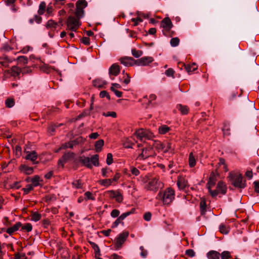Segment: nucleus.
Segmentation results:
<instances>
[{
    "label": "nucleus",
    "mask_w": 259,
    "mask_h": 259,
    "mask_svg": "<svg viewBox=\"0 0 259 259\" xmlns=\"http://www.w3.org/2000/svg\"><path fill=\"white\" fill-rule=\"evenodd\" d=\"M119 72L120 67L116 63L112 64L109 69V73L110 76L113 75L114 76H116L118 75Z\"/></svg>",
    "instance_id": "nucleus-17"
},
{
    "label": "nucleus",
    "mask_w": 259,
    "mask_h": 259,
    "mask_svg": "<svg viewBox=\"0 0 259 259\" xmlns=\"http://www.w3.org/2000/svg\"><path fill=\"white\" fill-rule=\"evenodd\" d=\"M58 26V24L57 22H55L53 20H49L47 24H46V27L47 29H56L57 26Z\"/></svg>",
    "instance_id": "nucleus-27"
},
{
    "label": "nucleus",
    "mask_w": 259,
    "mask_h": 259,
    "mask_svg": "<svg viewBox=\"0 0 259 259\" xmlns=\"http://www.w3.org/2000/svg\"><path fill=\"white\" fill-rule=\"evenodd\" d=\"M113 162V156L111 153H108L107 155L106 163L108 165H110Z\"/></svg>",
    "instance_id": "nucleus-55"
},
{
    "label": "nucleus",
    "mask_w": 259,
    "mask_h": 259,
    "mask_svg": "<svg viewBox=\"0 0 259 259\" xmlns=\"http://www.w3.org/2000/svg\"><path fill=\"white\" fill-rule=\"evenodd\" d=\"M161 27L166 31H169L172 27V24L169 18H165L161 22Z\"/></svg>",
    "instance_id": "nucleus-14"
},
{
    "label": "nucleus",
    "mask_w": 259,
    "mask_h": 259,
    "mask_svg": "<svg viewBox=\"0 0 259 259\" xmlns=\"http://www.w3.org/2000/svg\"><path fill=\"white\" fill-rule=\"evenodd\" d=\"M154 154L153 148L149 146L142 149L141 153L139 154L137 158L139 160H145L150 157L153 156Z\"/></svg>",
    "instance_id": "nucleus-8"
},
{
    "label": "nucleus",
    "mask_w": 259,
    "mask_h": 259,
    "mask_svg": "<svg viewBox=\"0 0 259 259\" xmlns=\"http://www.w3.org/2000/svg\"><path fill=\"white\" fill-rule=\"evenodd\" d=\"M41 218V215L37 212H34L32 214L31 219L32 221L37 222Z\"/></svg>",
    "instance_id": "nucleus-45"
},
{
    "label": "nucleus",
    "mask_w": 259,
    "mask_h": 259,
    "mask_svg": "<svg viewBox=\"0 0 259 259\" xmlns=\"http://www.w3.org/2000/svg\"><path fill=\"white\" fill-rule=\"evenodd\" d=\"M151 213L150 212H147L144 215V219L146 221H150L151 219Z\"/></svg>",
    "instance_id": "nucleus-62"
},
{
    "label": "nucleus",
    "mask_w": 259,
    "mask_h": 259,
    "mask_svg": "<svg viewBox=\"0 0 259 259\" xmlns=\"http://www.w3.org/2000/svg\"><path fill=\"white\" fill-rule=\"evenodd\" d=\"M128 235V232L123 231L117 236L114 240V246L115 249H119L122 247Z\"/></svg>",
    "instance_id": "nucleus-5"
},
{
    "label": "nucleus",
    "mask_w": 259,
    "mask_h": 259,
    "mask_svg": "<svg viewBox=\"0 0 259 259\" xmlns=\"http://www.w3.org/2000/svg\"><path fill=\"white\" fill-rule=\"evenodd\" d=\"M228 178L231 184L236 188L243 189L246 186V181L243 180V177L241 174L230 172Z\"/></svg>",
    "instance_id": "nucleus-2"
},
{
    "label": "nucleus",
    "mask_w": 259,
    "mask_h": 259,
    "mask_svg": "<svg viewBox=\"0 0 259 259\" xmlns=\"http://www.w3.org/2000/svg\"><path fill=\"white\" fill-rule=\"evenodd\" d=\"M104 144V142L103 140H99L97 141L95 144L96 151L97 152H100Z\"/></svg>",
    "instance_id": "nucleus-28"
},
{
    "label": "nucleus",
    "mask_w": 259,
    "mask_h": 259,
    "mask_svg": "<svg viewBox=\"0 0 259 259\" xmlns=\"http://www.w3.org/2000/svg\"><path fill=\"white\" fill-rule=\"evenodd\" d=\"M20 169L22 172L26 175H31L33 172V169L32 167L28 166L25 164L21 165Z\"/></svg>",
    "instance_id": "nucleus-22"
},
{
    "label": "nucleus",
    "mask_w": 259,
    "mask_h": 259,
    "mask_svg": "<svg viewBox=\"0 0 259 259\" xmlns=\"http://www.w3.org/2000/svg\"><path fill=\"white\" fill-rule=\"evenodd\" d=\"M72 153H68L63 155L58 160V165H61V166L63 167L64 164L72 156Z\"/></svg>",
    "instance_id": "nucleus-18"
},
{
    "label": "nucleus",
    "mask_w": 259,
    "mask_h": 259,
    "mask_svg": "<svg viewBox=\"0 0 259 259\" xmlns=\"http://www.w3.org/2000/svg\"><path fill=\"white\" fill-rule=\"evenodd\" d=\"M109 196L111 198H114L118 202H121L123 200V196L120 192L118 190H110L107 192Z\"/></svg>",
    "instance_id": "nucleus-12"
},
{
    "label": "nucleus",
    "mask_w": 259,
    "mask_h": 259,
    "mask_svg": "<svg viewBox=\"0 0 259 259\" xmlns=\"http://www.w3.org/2000/svg\"><path fill=\"white\" fill-rule=\"evenodd\" d=\"M37 24H40L42 21V18L38 15H35L32 18L29 19V23L30 24H33L34 22Z\"/></svg>",
    "instance_id": "nucleus-31"
},
{
    "label": "nucleus",
    "mask_w": 259,
    "mask_h": 259,
    "mask_svg": "<svg viewBox=\"0 0 259 259\" xmlns=\"http://www.w3.org/2000/svg\"><path fill=\"white\" fill-rule=\"evenodd\" d=\"M197 68L198 66L195 63L185 66V69L188 72H192L197 69Z\"/></svg>",
    "instance_id": "nucleus-32"
},
{
    "label": "nucleus",
    "mask_w": 259,
    "mask_h": 259,
    "mask_svg": "<svg viewBox=\"0 0 259 259\" xmlns=\"http://www.w3.org/2000/svg\"><path fill=\"white\" fill-rule=\"evenodd\" d=\"M189 164L191 167H194L196 164L195 158L192 152L189 154Z\"/></svg>",
    "instance_id": "nucleus-38"
},
{
    "label": "nucleus",
    "mask_w": 259,
    "mask_h": 259,
    "mask_svg": "<svg viewBox=\"0 0 259 259\" xmlns=\"http://www.w3.org/2000/svg\"><path fill=\"white\" fill-rule=\"evenodd\" d=\"M177 184L180 190H183L188 186L187 180L182 176L178 177Z\"/></svg>",
    "instance_id": "nucleus-15"
},
{
    "label": "nucleus",
    "mask_w": 259,
    "mask_h": 259,
    "mask_svg": "<svg viewBox=\"0 0 259 259\" xmlns=\"http://www.w3.org/2000/svg\"><path fill=\"white\" fill-rule=\"evenodd\" d=\"M72 185L76 188H80L82 187L81 182L80 180L74 181Z\"/></svg>",
    "instance_id": "nucleus-53"
},
{
    "label": "nucleus",
    "mask_w": 259,
    "mask_h": 259,
    "mask_svg": "<svg viewBox=\"0 0 259 259\" xmlns=\"http://www.w3.org/2000/svg\"><path fill=\"white\" fill-rule=\"evenodd\" d=\"M18 64L20 65L27 64L28 63V59L25 56H19L17 58Z\"/></svg>",
    "instance_id": "nucleus-33"
},
{
    "label": "nucleus",
    "mask_w": 259,
    "mask_h": 259,
    "mask_svg": "<svg viewBox=\"0 0 259 259\" xmlns=\"http://www.w3.org/2000/svg\"><path fill=\"white\" fill-rule=\"evenodd\" d=\"M79 161L86 167L92 168V165L96 166L99 164V155L97 154L93 155L91 158L88 157H80Z\"/></svg>",
    "instance_id": "nucleus-4"
},
{
    "label": "nucleus",
    "mask_w": 259,
    "mask_h": 259,
    "mask_svg": "<svg viewBox=\"0 0 259 259\" xmlns=\"http://www.w3.org/2000/svg\"><path fill=\"white\" fill-rule=\"evenodd\" d=\"M33 189V187L31 185H27L26 186L25 188H22V190L24 191V194H27L30 191L32 190Z\"/></svg>",
    "instance_id": "nucleus-48"
},
{
    "label": "nucleus",
    "mask_w": 259,
    "mask_h": 259,
    "mask_svg": "<svg viewBox=\"0 0 259 259\" xmlns=\"http://www.w3.org/2000/svg\"><path fill=\"white\" fill-rule=\"evenodd\" d=\"M6 106L8 108H12L15 105V100L13 98H9L5 101Z\"/></svg>",
    "instance_id": "nucleus-37"
},
{
    "label": "nucleus",
    "mask_w": 259,
    "mask_h": 259,
    "mask_svg": "<svg viewBox=\"0 0 259 259\" xmlns=\"http://www.w3.org/2000/svg\"><path fill=\"white\" fill-rule=\"evenodd\" d=\"M12 71L13 72V75H18L20 74V73H22V69L19 67L15 66L12 67Z\"/></svg>",
    "instance_id": "nucleus-43"
},
{
    "label": "nucleus",
    "mask_w": 259,
    "mask_h": 259,
    "mask_svg": "<svg viewBox=\"0 0 259 259\" xmlns=\"http://www.w3.org/2000/svg\"><path fill=\"white\" fill-rule=\"evenodd\" d=\"M222 259H229L231 257V253L228 251H224L220 253Z\"/></svg>",
    "instance_id": "nucleus-41"
},
{
    "label": "nucleus",
    "mask_w": 259,
    "mask_h": 259,
    "mask_svg": "<svg viewBox=\"0 0 259 259\" xmlns=\"http://www.w3.org/2000/svg\"><path fill=\"white\" fill-rule=\"evenodd\" d=\"M102 115L105 117H112L113 118H115L116 117V113L115 112H103Z\"/></svg>",
    "instance_id": "nucleus-54"
},
{
    "label": "nucleus",
    "mask_w": 259,
    "mask_h": 259,
    "mask_svg": "<svg viewBox=\"0 0 259 259\" xmlns=\"http://www.w3.org/2000/svg\"><path fill=\"white\" fill-rule=\"evenodd\" d=\"M130 171L133 175H134L135 176H138L139 175L140 171L137 168H136L133 166H131L130 167Z\"/></svg>",
    "instance_id": "nucleus-46"
},
{
    "label": "nucleus",
    "mask_w": 259,
    "mask_h": 259,
    "mask_svg": "<svg viewBox=\"0 0 259 259\" xmlns=\"http://www.w3.org/2000/svg\"><path fill=\"white\" fill-rule=\"evenodd\" d=\"M120 223L123 224V222H122V220L118 217L115 221L112 224L111 227L112 228H116L118 225Z\"/></svg>",
    "instance_id": "nucleus-52"
},
{
    "label": "nucleus",
    "mask_w": 259,
    "mask_h": 259,
    "mask_svg": "<svg viewBox=\"0 0 259 259\" xmlns=\"http://www.w3.org/2000/svg\"><path fill=\"white\" fill-rule=\"evenodd\" d=\"M200 210L201 215L205 214L206 211V201L204 198L201 199L200 202Z\"/></svg>",
    "instance_id": "nucleus-26"
},
{
    "label": "nucleus",
    "mask_w": 259,
    "mask_h": 259,
    "mask_svg": "<svg viewBox=\"0 0 259 259\" xmlns=\"http://www.w3.org/2000/svg\"><path fill=\"white\" fill-rule=\"evenodd\" d=\"M180 42V39L178 37H174L171 39L170 43L172 47L177 46Z\"/></svg>",
    "instance_id": "nucleus-49"
},
{
    "label": "nucleus",
    "mask_w": 259,
    "mask_h": 259,
    "mask_svg": "<svg viewBox=\"0 0 259 259\" xmlns=\"http://www.w3.org/2000/svg\"><path fill=\"white\" fill-rule=\"evenodd\" d=\"M132 54L135 58H138L142 56V52L139 50L137 51L136 49H133L132 50Z\"/></svg>",
    "instance_id": "nucleus-47"
},
{
    "label": "nucleus",
    "mask_w": 259,
    "mask_h": 259,
    "mask_svg": "<svg viewBox=\"0 0 259 259\" xmlns=\"http://www.w3.org/2000/svg\"><path fill=\"white\" fill-rule=\"evenodd\" d=\"M254 191L256 193H259V182L255 181L253 182Z\"/></svg>",
    "instance_id": "nucleus-64"
},
{
    "label": "nucleus",
    "mask_w": 259,
    "mask_h": 259,
    "mask_svg": "<svg viewBox=\"0 0 259 259\" xmlns=\"http://www.w3.org/2000/svg\"><path fill=\"white\" fill-rule=\"evenodd\" d=\"M170 130V128L166 125H162L158 128V132L160 134H165Z\"/></svg>",
    "instance_id": "nucleus-34"
},
{
    "label": "nucleus",
    "mask_w": 259,
    "mask_h": 259,
    "mask_svg": "<svg viewBox=\"0 0 259 259\" xmlns=\"http://www.w3.org/2000/svg\"><path fill=\"white\" fill-rule=\"evenodd\" d=\"M177 108L183 114H187L189 111V108L187 106H183L181 104L177 106Z\"/></svg>",
    "instance_id": "nucleus-36"
},
{
    "label": "nucleus",
    "mask_w": 259,
    "mask_h": 259,
    "mask_svg": "<svg viewBox=\"0 0 259 259\" xmlns=\"http://www.w3.org/2000/svg\"><path fill=\"white\" fill-rule=\"evenodd\" d=\"M157 148L161 151L166 153L171 149V144L168 142L160 143L157 144Z\"/></svg>",
    "instance_id": "nucleus-16"
},
{
    "label": "nucleus",
    "mask_w": 259,
    "mask_h": 259,
    "mask_svg": "<svg viewBox=\"0 0 259 259\" xmlns=\"http://www.w3.org/2000/svg\"><path fill=\"white\" fill-rule=\"evenodd\" d=\"M175 193L171 188H167L164 190L160 191L156 199L162 202L164 205H169L175 199Z\"/></svg>",
    "instance_id": "nucleus-1"
},
{
    "label": "nucleus",
    "mask_w": 259,
    "mask_h": 259,
    "mask_svg": "<svg viewBox=\"0 0 259 259\" xmlns=\"http://www.w3.org/2000/svg\"><path fill=\"white\" fill-rule=\"evenodd\" d=\"M135 209L134 208L132 209V210L130 211H127L121 214L119 217L123 221L125 219L127 216L130 215L131 214H133L135 212Z\"/></svg>",
    "instance_id": "nucleus-42"
},
{
    "label": "nucleus",
    "mask_w": 259,
    "mask_h": 259,
    "mask_svg": "<svg viewBox=\"0 0 259 259\" xmlns=\"http://www.w3.org/2000/svg\"><path fill=\"white\" fill-rule=\"evenodd\" d=\"M100 96L101 98L107 97L108 99H110V96L109 94L105 91H102L100 93Z\"/></svg>",
    "instance_id": "nucleus-63"
},
{
    "label": "nucleus",
    "mask_w": 259,
    "mask_h": 259,
    "mask_svg": "<svg viewBox=\"0 0 259 259\" xmlns=\"http://www.w3.org/2000/svg\"><path fill=\"white\" fill-rule=\"evenodd\" d=\"M219 230L221 233L227 234L230 231V228L224 224H221L219 226Z\"/></svg>",
    "instance_id": "nucleus-30"
},
{
    "label": "nucleus",
    "mask_w": 259,
    "mask_h": 259,
    "mask_svg": "<svg viewBox=\"0 0 259 259\" xmlns=\"http://www.w3.org/2000/svg\"><path fill=\"white\" fill-rule=\"evenodd\" d=\"M120 214V211L118 209H114L111 212L110 215L112 218H117Z\"/></svg>",
    "instance_id": "nucleus-58"
},
{
    "label": "nucleus",
    "mask_w": 259,
    "mask_h": 259,
    "mask_svg": "<svg viewBox=\"0 0 259 259\" xmlns=\"http://www.w3.org/2000/svg\"><path fill=\"white\" fill-rule=\"evenodd\" d=\"M93 83L94 87L101 88L107 84V81L102 79L97 78L93 81Z\"/></svg>",
    "instance_id": "nucleus-19"
},
{
    "label": "nucleus",
    "mask_w": 259,
    "mask_h": 259,
    "mask_svg": "<svg viewBox=\"0 0 259 259\" xmlns=\"http://www.w3.org/2000/svg\"><path fill=\"white\" fill-rule=\"evenodd\" d=\"M42 181V180L40 179V178L38 176H34L33 178L31 179L30 182H31V185L34 187H37L40 185L39 182Z\"/></svg>",
    "instance_id": "nucleus-25"
},
{
    "label": "nucleus",
    "mask_w": 259,
    "mask_h": 259,
    "mask_svg": "<svg viewBox=\"0 0 259 259\" xmlns=\"http://www.w3.org/2000/svg\"><path fill=\"white\" fill-rule=\"evenodd\" d=\"M211 187H208L207 188L209 191V193L210 194L211 196L213 197L216 196L218 193H219L218 190L217 189L214 190H211Z\"/></svg>",
    "instance_id": "nucleus-59"
},
{
    "label": "nucleus",
    "mask_w": 259,
    "mask_h": 259,
    "mask_svg": "<svg viewBox=\"0 0 259 259\" xmlns=\"http://www.w3.org/2000/svg\"><path fill=\"white\" fill-rule=\"evenodd\" d=\"M24 152L26 153L25 158L26 160L31 161L32 162L33 164H37L38 163V161H36L38 155L35 151H25Z\"/></svg>",
    "instance_id": "nucleus-11"
},
{
    "label": "nucleus",
    "mask_w": 259,
    "mask_h": 259,
    "mask_svg": "<svg viewBox=\"0 0 259 259\" xmlns=\"http://www.w3.org/2000/svg\"><path fill=\"white\" fill-rule=\"evenodd\" d=\"M10 61L7 57H5L4 59L0 58V64L4 67L7 68L9 66Z\"/></svg>",
    "instance_id": "nucleus-40"
},
{
    "label": "nucleus",
    "mask_w": 259,
    "mask_h": 259,
    "mask_svg": "<svg viewBox=\"0 0 259 259\" xmlns=\"http://www.w3.org/2000/svg\"><path fill=\"white\" fill-rule=\"evenodd\" d=\"M217 189L218 190L219 192H221L223 194L226 193V186L222 181L219 182L217 186Z\"/></svg>",
    "instance_id": "nucleus-23"
},
{
    "label": "nucleus",
    "mask_w": 259,
    "mask_h": 259,
    "mask_svg": "<svg viewBox=\"0 0 259 259\" xmlns=\"http://www.w3.org/2000/svg\"><path fill=\"white\" fill-rule=\"evenodd\" d=\"M119 60L120 63L125 66H133L134 64H136L135 61H136V60L130 57H122Z\"/></svg>",
    "instance_id": "nucleus-13"
},
{
    "label": "nucleus",
    "mask_w": 259,
    "mask_h": 259,
    "mask_svg": "<svg viewBox=\"0 0 259 259\" xmlns=\"http://www.w3.org/2000/svg\"><path fill=\"white\" fill-rule=\"evenodd\" d=\"M230 126L229 124H225L224 125V127L223 128V131L224 132V134L227 135H230Z\"/></svg>",
    "instance_id": "nucleus-56"
},
{
    "label": "nucleus",
    "mask_w": 259,
    "mask_h": 259,
    "mask_svg": "<svg viewBox=\"0 0 259 259\" xmlns=\"http://www.w3.org/2000/svg\"><path fill=\"white\" fill-rule=\"evenodd\" d=\"M163 187V184L159 180L158 176H155L151 178L148 183L145 185L144 188L146 190L152 191L154 192H157L159 189Z\"/></svg>",
    "instance_id": "nucleus-3"
},
{
    "label": "nucleus",
    "mask_w": 259,
    "mask_h": 259,
    "mask_svg": "<svg viewBox=\"0 0 259 259\" xmlns=\"http://www.w3.org/2000/svg\"><path fill=\"white\" fill-rule=\"evenodd\" d=\"M84 195L88 200H95V197L93 196L92 193L89 191L86 192Z\"/></svg>",
    "instance_id": "nucleus-61"
},
{
    "label": "nucleus",
    "mask_w": 259,
    "mask_h": 259,
    "mask_svg": "<svg viewBox=\"0 0 259 259\" xmlns=\"http://www.w3.org/2000/svg\"><path fill=\"white\" fill-rule=\"evenodd\" d=\"M135 135L141 141L143 139L150 140L153 137L151 132L143 128L137 130L135 133Z\"/></svg>",
    "instance_id": "nucleus-9"
},
{
    "label": "nucleus",
    "mask_w": 259,
    "mask_h": 259,
    "mask_svg": "<svg viewBox=\"0 0 259 259\" xmlns=\"http://www.w3.org/2000/svg\"><path fill=\"white\" fill-rule=\"evenodd\" d=\"M21 226L22 224L20 222H17L13 226L8 228L6 230V232L9 234L11 235L14 232L17 231Z\"/></svg>",
    "instance_id": "nucleus-20"
},
{
    "label": "nucleus",
    "mask_w": 259,
    "mask_h": 259,
    "mask_svg": "<svg viewBox=\"0 0 259 259\" xmlns=\"http://www.w3.org/2000/svg\"><path fill=\"white\" fill-rule=\"evenodd\" d=\"M186 254H187L188 256H189L190 257H192L195 255V253L193 249H189L186 250Z\"/></svg>",
    "instance_id": "nucleus-60"
},
{
    "label": "nucleus",
    "mask_w": 259,
    "mask_h": 259,
    "mask_svg": "<svg viewBox=\"0 0 259 259\" xmlns=\"http://www.w3.org/2000/svg\"><path fill=\"white\" fill-rule=\"evenodd\" d=\"M80 19L71 16L68 17L66 22L68 29L72 31H76L80 25Z\"/></svg>",
    "instance_id": "nucleus-7"
},
{
    "label": "nucleus",
    "mask_w": 259,
    "mask_h": 259,
    "mask_svg": "<svg viewBox=\"0 0 259 259\" xmlns=\"http://www.w3.org/2000/svg\"><path fill=\"white\" fill-rule=\"evenodd\" d=\"M123 78H124L123 83L124 84L127 85L130 82L131 77L129 76V75L127 73H125L124 75Z\"/></svg>",
    "instance_id": "nucleus-57"
},
{
    "label": "nucleus",
    "mask_w": 259,
    "mask_h": 259,
    "mask_svg": "<svg viewBox=\"0 0 259 259\" xmlns=\"http://www.w3.org/2000/svg\"><path fill=\"white\" fill-rule=\"evenodd\" d=\"M76 10L75 15L78 18H81L84 15V9L88 6V3L85 0H78L75 4Z\"/></svg>",
    "instance_id": "nucleus-6"
},
{
    "label": "nucleus",
    "mask_w": 259,
    "mask_h": 259,
    "mask_svg": "<svg viewBox=\"0 0 259 259\" xmlns=\"http://www.w3.org/2000/svg\"><path fill=\"white\" fill-rule=\"evenodd\" d=\"M46 5L45 2H42L40 3L39 6V9L38 10V13L39 15H42L45 11Z\"/></svg>",
    "instance_id": "nucleus-39"
},
{
    "label": "nucleus",
    "mask_w": 259,
    "mask_h": 259,
    "mask_svg": "<svg viewBox=\"0 0 259 259\" xmlns=\"http://www.w3.org/2000/svg\"><path fill=\"white\" fill-rule=\"evenodd\" d=\"M208 259H219L220 253L215 250H210L206 254Z\"/></svg>",
    "instance_id": "nucleus-21"
},
{
    "label": "nucleus",
    "mask_w": 259,
    "mask_h": 259,
    "mask_svg": "<svg viewBox=\"0 0 259 259\" xmlns=\"http://www.w3.org/2000/svg\"><path fill=\"white\" fill-rule=\"evenodd\" d=\"M154 59L151 57H143L135 61L136 65L138 66H147L152 63Z\"/></svg>",
    "instance_id": "nucleus-10"
},
{
    "label": "nucleus",
    "mask_w": 259,
    "mask_h": 259,
    "mask_svg": "<svg viewBox=\"0 0 259 259\" xmlns=\"http://www.w3.org/2000/svg\"><path fill=\"white\" fill-rule=\"evenodd\" d=\"M174 73H175V71L172 68H168L165 72V74L167 77H174Z\"/></svg>",
    "instance_id": "nucleus-51"
},
{
    "label": "nucleus",
    "mask_w": 259,
    "mask_h": 259,
    "mask_svg": "<svg viewBox=\"0 0 259 259\" xmlns=\"http://www.w3.org/2000/svg\"><path fill=\"white\" fill-rule=\"evenodd\" d=\"M150 177L149 174L141 176L138 178V181L143 184H147L151 179H150Z\"/></svg>",
    "instance_id": "nucleus-29"
},
{
    "label": "nucleus",
    "mask_w": 259,
    "mask_h": 259,
    "mask_svg": "<svg viewBox=\"0 0 259 259\" xmlns=\"http://www.w3.org/2000/svg\"><path fill=\"white\" fill-rule=\"evenodd\" d=\"M216 182V177L213 172H211L210 175L208 182L207 183V187H212L214 186Z\"/></svg>",
    "instance_id": "nucleus-24"
},
{
    "label": "nucleus",
    "mask_w": 259,
    "mask_h": 259,
    "mask_svg": "<svg viewBox=\"0 0 259 259\" xmlns=\"http://www.w3.org/2000/svg\"><path fill=\"white\" fill-rule=\"evenodd\" d=\"M73 144V143L71 142V141H69L68 143H65L61 145L60 149H66L68 148L72 149L74 147Z\"/></svg>",
    "instance_id": "nucleus-44"
},
{
    "label": "nucleus",
    "mask_w": 259,
    "mask_h": 259,
    "mask_svg": "<svg viewBox=\"0 0 259 259\" xmlns=\"http://www.w3.org/2000/svg\"><path fill=\"white\" fill-rule=\"evenodd\" d=\"M21 229L26 230L27 232H30L32 229V226L31 224L27 223L24 226L22 225Z\"/></svg>",
    "instance_id": "nucleus-50"
},
{
    "label": "nucleus",
    "mask_w": 259,
    "mask_h": 259,
    "mask_svg": "<svg viewBox=\"0 0 259 259\" xmlns=\"http://www.w3.org/2000/svg\"><path fill=\"white\" fill-rule=\"evenodd\" d=\"M98 183L101 185L107 187L112 184V180L110 179L101 180L98 181Z\"/></svg>",
    "instance_id": "nucleus-35"
}]
</instances>
